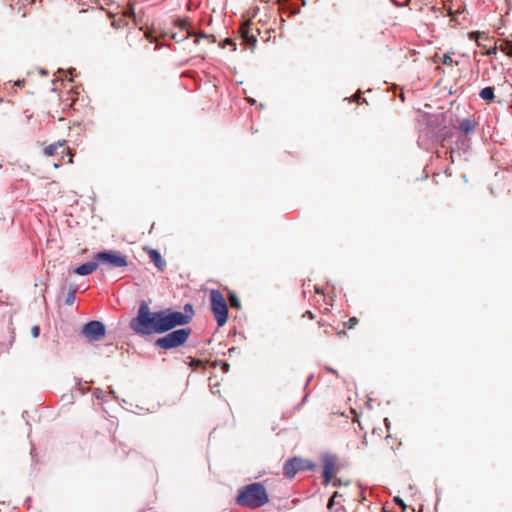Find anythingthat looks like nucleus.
Wrapping results in <instances>:
<instances>
[{
  "label": "nucleus",
  "instance_id": "obj_1",
  "mask_svg": "<svg viewBox=\"0 0 512 512\" xmlns=\"http://www.w3.org/2000/svg\"><path fill=\"white\" fill-rule=\"evenodd\" d=\"M184 312L165 309L158 312H151L146 303L139 307L137 316L131 320L130 326L133 331L142 335L162 334L175 327L188 324L193 316L192 304L184 305Z\"/></svg>",
  "mask_w": 512,
  "mask_h": 512
},
{
  "label": "nucleus",
  "instance_id": "obj_2",
  "mask_svg": "<svg viewBox=\"0 0 512 512\" xmlns=\"http://www.w3.org/2000/svg\"><path fill=\"white\" fill-rule=\"evenodd\" d=\"M269 502V495L262 483L255 482L238 490L236 503L249 509H257Z\"/></svg>",
  "mask_w": 512,
  "mask_h": 512
},
{
  "label": "nucleus",
  "instance_id": "obj_3",
  "mask_svg": "<svg viewBox=\"0 0 512 512\" xmlns=\"http://www.w3.org/2000/svg\"><path fill=\"white\" fill-rule=\"evenodd\" d=\"M192 333L191 328L185 327L174 330L155 341V346L164 350H170L183 346L189 339Z\"/></svg>",
  "mask_w": 512,
  "mask_h": 512
},
{
  "label": "nucleus",
  "instance_id": "obj_4",
  "mask_svg": "<svg viewBox=\"0 0 512 512\" xmlns=\"http://www.w3.org/2000/svg\"><path fill=\"white\" fill-rule=\"evenodd\" d=\"M209 299L217 325L219 327L224 326L228 320V306L223 294L217 289H212L209 293Z\"/></svg>",
  "mask_w": 512,
  "mask_h": 512
},
{
  "label": "nucleus",
  "instance_id": "obj_5",
  "mask_svg": "<svg viewBox=\"0 0 512 512\" xmlns=\"http://www.w3.org/2000/svg\"><path fill=\"white\" fill-rule=\"evenodd\" d=\"M75 101V98L70 93H66V98L63 99L62 96L54 93L48 100H47V112L52 117H55V115L59 114V112H64L70 107H72V103Z\"/></svg>",
  "mask_w": 512,
  "mask_h": 512
},
{
  "label": "nucleus",
  "instance_id": "obj_6",
  "mask_svg": "<svg viewBox=\"0 0 512 512\" xmlns=\"http://www.w3.org/2000/svg\"><path fill=\"white\" fill-rule=\"evenodd\" d=\"M97 262L107 265L110 268L126 267L128 265L126 256L119 252L103 251L94 256Z\"/></svg>",
  "mask_w": 512,
  "mask_h": 512
},
{
  "label": "nucleus",
  "instance_id": "obj_7",
  "mask_svg": "<svg viewBox=\"0 0 512 512\" xmlns=\"http://www.w3.org/2000/svg\"><path fill=\"white\" fill-rule=\"evenodd\" d=\"M323 463V483L328 485L332 478L339 471L338 458L335 455L326 454L322 458Z\"/></svg>",
  "mask_w": 512,
  "mask_h": 512
},
{
  "label": "nucleus",
  "instance_id": "obj_8",
  "mask_svg": "<svg viewBox=\"0 0 512 512\" xmlns=\"http://www.w3.org/2000/svg\"><path fill=\"white\" fill-rule=\"evenodd\" d=\"M82 334L90 341H99L104 338L106 329L102 322L94 320L83 326Z\"/></svg>",
  "mask_w": 512,
  "mask_h": 512
},
{
  "label": "nucleus",
  "instance_id": "obj_9",
  "mask_svg": "<svg viewBox=\"0 0 512 512\" xmlns=\"http://www.w3.org/2000/svg\"><path fill=\"white\" fill-rule=\"evenodd\" d=\"M252 23L250 21L244 22L239 28V34L243 44L253 50L256 47L257 38L253 33Z\"/></svg>",
  "mask_w": 512,
  "mask_h": 512
},
{
  "label": "nucleus",
  "instance_id": "obj_10",
  "mask_svg": "<svg viewBox=\"0 0 512 512\" xmlns=\"http://www.w3.org/2000/svg\"><path fill=\"white\" fill-rule=\"evenodd\" d=\"M452 126L454 129H458L465 134L473 133L476 129L477 122L474 116L460 119L458 116L452 120Z\"/></svg>",
  "mask_w": 512,
  "mask_h": 512
},
{
  "label": "nucleus",
  "instance_id": "obj_11",
  "mask_svg": "<svg viewBox=\"0 0 512 512\" xmlns=\"http://www.w3.org/2000/svg\"><path fill=\"white\" fill-rule=\"evenodd\" d=\"M304 468L303 461L300 458L294 457L284 463L283 474L288 478H293L298 471Z\"/></svg>",
  "mask_w": 512,
  "mask_h": 512
},
{
  "label": "nucleus",
  "instance_id": "obj_12",
  "mask_svg": "<svg viewBox=\"0 0 512 512\" xmlns=\"http://www.w3.org/2000/svg\"><path fill=\"white\" fill-rule=\"evenodd\" d=\"M469 39L475 40L479 47H482L483 49H485L486 50V52H485L486 55H495L496 54V51L498 49L497 45H494V46H492L490 48H487V45L483 44L481 42V40H485V41L490 40V38H489L487 33L480 32V31H473V32L469 33Z\"/></svg>",
  "mask_w": 512,
  "mask_h": 512
},
{
  "label": "nucleus",
  "instance_id": "obj_13",
  "mask_svg": "<svg viewBox=\"0 0 512 512\" xmlns=\"http://www.w3.org/2000/svg\"><path fill=\"white\" fill-rule=\"evenodd\" d=\"M144 251L147 253L150 261L153 262L157 270L160 272L164 271L166 268V261L162 258L161 254L152 248H144Z\"/></svg>",
  "mask_w": 512,
  "mask_h": 512
},
{
  "label": "nucleus",
  "instance_id": "obj_14",
  "mask_svg": "<svg viewBox=\"0 0 512 512\" xmlns=\"http://www.w3.org/2000/svg\"><path fill=\"white\" fill-rule=\"evenodd\" d=\"M98 267H99V262H97V260L90 261V262L84 263V264L78 266L77 268L73 269L71 273L85 276V275H89V274L93 273L94 271H96L98 269Z\"/></svg>",
  "mask_w": 512,
  "mask_h": 512
},
{
  "label": "nucleus",
  "instance_id": "obj_15",
  "mask_svg": "<svg viewBox=\"0 0 512 512\" xmlns=\"http://www.w3.org/2000/svg\"><path fill=\"white\" fill-rule=\"evenodd\" d=\"M177 26L179 27L181 32H185V35H178L177 33H174L172 35V38L176 41H182L190 36H192V33L188 29V23L186 20H179L177 23Z\"/></svg>",
  "mask_w": 512,
  "mask_h": 512
},
{
  "label": "nucleus",
  "instance_id": "obj_16",
  "mask_svg": "<svg viewBox=\"0 0 512 512\" xmlns=\"http://www.w3.org/2000/svg\"><path fill=\"white\" fill-rule=\"evenodd\" d=\"M66 144V140H59L56 143L50 144L44 149V154L46 156H53L55 155L56 151L60 147H64Z\"/></svg>",
  "mask_w": 512,
  "mask_h": 512
},
{
  "label": "nucleus",
  "instance_id": "obj_17",
  "mask_svg": "<svg viewBox=\"0 0 512 512\" xmlns=\"http://www.w3.org/2000/svg\"><path fill=\"white\" fill-rule=\"evenodd\" d=\"M435 119L430 120V126L434 129L442 130V122L445 121V113L441 112L439 115L433 116Z\"/></svg>",
  "mask_w": 512,
  "mask_h": 512
},
{
  "label": "nucleus",
  "instance_id": "obj_18",
  "mask_svg": "<svg viewBox=\"0 0 512 512\" xmlns=\"http://www.w3.org/2000/svg\"><path fill=\"white\" fill-rule=\"evenodd\" d=\"M479 96L483 99V100H486V101H493L494 98H495V95H494V88L493 87H485L483 88L480 93H479Z\"/></svg>",
  "mask_w": 512,
  "mask_h": 512
},
{
  "label": "nucleus",
  "instance_id": "obj_19",
  "mask_svg": "<svg viewBox=\"0 0 512 512\" xmlns=\"http://www.w3.org/2000/svg\"><path fill=\"white\" fill-rule=\"evenodd\" d=\"M498 49L505 53L507 56L512 57V42L508 40L501 41Z\"/></svg>",
  "mask_w": 512,
  "mask_h": 512
},
{
  "label": "nucleus",
  "instance_id": "obj_20",
  "mask_svg": "<svg viewBox=\"0 0 512 512\" xmlns=\"http://www.w3.org/2000/svg\"><path fill=\"white\" fill-rule=\"evenodd\" d=\"M229 303L232 308H235L237 310L241 308L240 299L234 292H229Z\"/></svg>",
  "mask_w": 512,
  "mask_h": 512
},
{
  "label": "nucleus",
  "instance_id": "obj_21",
  "mask_svg": "<svg viewBox=\"0 0 512 512\" xmlns=\"http://www.w3.org/2000/svg\"><path fill=\"white\" fill-rule=\"evenodd\" d=\"M75 293H76V290H75V289H74V290H71V291L68 293V295H67V297H66V299H65V303H66L67 305H72V304L74 303V301H75Z\"/></svg>",
  "mask_w": 512,
  "mask_h": 512
},
{
  "label": "nucleus",
  "instance_id": "obj_22",
  "mask_svg": "<svg viewBox=\"0 0 512 512\" xmlns=\"http://www.w3.org/2000/svg\"><path fill=\"white\" fill-rule=\"evenodd\" d=\"M358 319L356 317H351L344 325L348 329H353L358 324Z\"/></svg>",
  "mask_w": 512,
  "mask_h": 512
},
{
  "label": "nucleus",
  "instance_id": "obj_23",
  "mask_svg": "<svg viewBox=\"0 0 512 512\" xmlns=\"http://www.w3.org/2000/svg\"><path fill=\"white\" fill-rule=\"evenodd\" d=\"M200 38L210 39L212 42H214L213 36L201 33L196 37V39L194 40V43L197 44L199 42Z\"/></svg>",
  "mask_w": 512,
  "mask_h": 512
},
{
  "label": "nucleus",
  "instance_id": "obj_24",
  "mask_svg": "<svg viewBox=\"0 0 512 512\" xmlns=\"http://www.w3.org/2000/svg\"><path fill=\"white\" fill-rule=\"evenodd\" d=\"M224 45H230V46H232V50H233V51H235V50H236V45H235L234 41H233L232 39H230V38H226V39H225V41H224V43H223V46H224Z\"/></svg>",
  "mask_w": 512,
  "mask_h": 512
},
{
  "label": "nucleus",
  "instance_id": "obj_25",
  "mask_svg": "<svg viewBox=\"0 0 512 512\" xmlns=\"http://www.w3.org/2000/svg\"><path fill=\"white\" fill-rule=\"evenodd\" d=\"M394 502H395L396 504H398L399 506H401V507L403 508V510H405V509H406V505H405L404 501H403L401 498H399V497H395V498H394Z\"/></svg>",
  "mask_w": 512,
  "mask_h": 512
},
{
  "label": "nucleus",
  "instance_id": "obj_26",
  "mask_svg": "<svg viewBox=\"0 0 512 512\" xmlns=\"http://www.w3.org/2000/svg\"><path fill=\"white\" fill-rule=\"evenodd\" d=\"M460 13V10H457L456 12H453L452 9L450 8V12H449V15H450V23L451 22H454L456 20V15Z\"/></svg>",
  "mask_w": 512,
  "mask_h": 512
},
{
  "label": "nucleus",
  "instance_id": "obj_27",
  "mask_svg": "<svg viewBox=\"0 0 512 512\" xmlns=\"http://www.w3.org/2000/svg\"><path fill=\"white\" fill-rule=\"evenodd\" d=\"M67 155L69 156L67 163L72 164L73 163L74 154L72 153L70 148H67Z\"/></svg>",
  "mask_w": 512,
  "mask_h": 512
},
{
  "label": "nucleus",
  "instance_id": "obj_28",
  "mask_svg": "<svg viewBox=\"0 0 512 512\" xmlns=\"http://www.w3.org/2000/svg\"><path fill=\"white\" fill-rule=\"evenodd\" d=\"M32 335L33 337H38L39 336V333H40V328L38 326H34L32 327Z\"/></svg>",
  "mask_w": 512,
  "mask_h": 512
},
{
  "label": "nucleus",
  "instance_id": "obj_29",
  "mask_svg": "<svg viewBox=\"0 0 512 512\" xmlns=\"http://www.w3.org/2000/svg\"><path fill=\"white\" fill-rule=\"evenodd\" d=\"M337 496V492L334 493V495L332 496V498L329 500L328 504H327V507L329 509H331V507L333 506L334 504V498Z\"/></svg>",
  "mask_w": 512,
  "mask_h": 512
},
{
  "label": "nucleus",
  "instance_id": "obj_30",
  "mask_svg": "<svg viewBox=\"0 0 512 512\" xmlns=\"http://www.w3.org/2000/svg\"><path fill=\"white\" fill-rule=\"evenodd\" d=\"M303 316H307L310 319H314V317H315L314 314L311 311H306Z\"/></svg>",
  "mask_w": 512,
  "mask_h": 512
},
{
  "label": "nucleus",
  "instance_id": "obj_31",
  "mask_svg": "<svg viewBox=\"0 0 512 512\" xmlns=\"http://www.w3.org/2000/svg\"><path fill=\"white\" fill-rule=\"evenodd\" d=\"M442 61H443L444 64H448V61H449L448 54H444L443 55Z\"/></svg>",
  "mask_w": 512,
  "mask_h": 512
},
{
  "label": "nucleus",
  "instance_id": "obj_32",
  "mask_svg": "<svg viewBox=\"0 0 512 512\" xmlns=\"http://www.w3.org/2000/svg\"><path fill=\"white\" fill-rule=\"evenodd\" d=\"M314 289L317 294H324V292L318 286H315Z\"/></svg>",
  "mask_w": 512,
  "mask_h": 512
},
{
  "label": "nucleus",
  "instance_id": "obj_33",
  "mask_svg": "<svg viewBox=\"0 0 512 512\" xmlns=\"http://www.w3.org/2000/svg\"><path fill=\"white\" fill-rule=\"evenodd\" d=\"M360 97H361V94H360V92H358V93H356L354 95L353 100H357L358 101L360 99Z\"/></svg>",
  "mask_w": 512,
  "mask_h": 512
},
{
  "label": "nucleus",
  "instance_id": "obj_34",
  "mask_svg": "<svg viewBox=\"0 0 512 512\" xmlns=\"http://www.w3.org/2000/svg\"><path fill=\"white\" fill-rule=\"evenodd\" d=\"M338 335H339V336L346 335V332H345L344 330H340V331L338 332Z\"/></svg>",
  "mask_w": 512,
  "mask_h": 512
},
{
  "label": "nucleus",
  "instance_id": "obj_35",
  "mask_svg": "<svg viewBox=\"0 0 512 512\" xmlns=\"http://www.w3.org/2000/svg\"><path fill=\"white\" fill-rule=\"evenodd\" d=\"M15 86H21V82L20 81L15 82Z\"/></svg>",
  "mask_w": 512,
  "mask_h": 512
},
{
  "label": "nucleus",
  "instance_id": "obj_36",
  "mask_svg": "<svg viewBox=\"0 0 512 512\" xmlns=\"http://www.w3.org/2000/svg\"><path fill=\"white\" fill-rule=\"evenodd\" d=\"M437 176H438V175H433V179L436 181V183H438V181L436 180V177H437Z\"/></svg>",
  "mask_w": 512,
  "mask_h": 512
},
{
  "label": "nucleus",
  "instance_id": "obj_37",
  "mask_svg": "<svg viewBox=\"0 0 512 512\" xmlns=\"http://www.w3.org/2000/svg\"><path fill=\"white\" fill-rule=\"evenodd\" d=\"M59 167V164L58 163H55L54 164V168H58Z\"/></svg>",
  "mask_w": 512,
  "mask_h": 512
},
{
  "label": "nucleus",
  "instance_id": "obj_38",
  "mask_svg": "<svg viewBox=\"0 0 512 512\" xmlns=\"http://www.w3.org/2000/svg\"><path fill=\"white\" fill-rule=\"evenodd\" d=\"M2 102V100L0 99V103Z\"/></svg>",
  "mask_w": 512,
  "mask_h": 512
}]
</instances>
